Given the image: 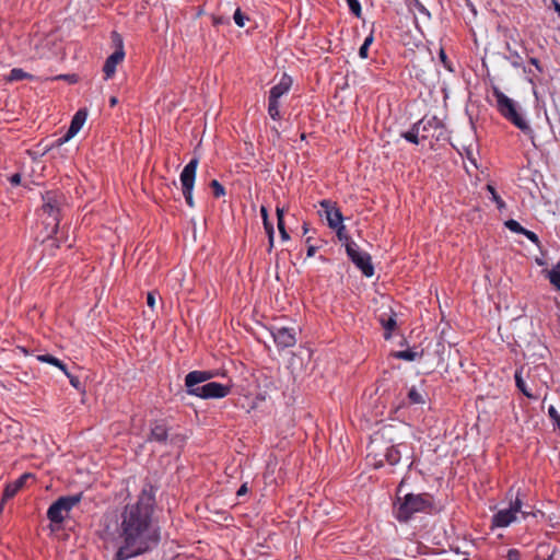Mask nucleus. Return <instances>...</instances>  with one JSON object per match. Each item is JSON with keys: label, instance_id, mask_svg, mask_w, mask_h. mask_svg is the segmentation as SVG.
<instances>
[{"label": "nucleus", "instance_id": "1", "mask_svg": "<svg viewBox=\"0 0 560 560\" xmlns=\"http://www.w3.org/2000/svg\"><path fill=\"white\" fill-rule=\"evenodd\" d=\"M154 497L142 490L136 502L121 511L114 538L117 548L113 560H128L158 546L160 528L153 520Z\"/></svg>", "mask_w": 560, "mask_h": 560}, {"label": "nucleus", "instance_id": "2", "mask_svg": "<svg viewBox=\"0 0 560 560\" xmlns=\"http://www.w3.org/2000/svg\"><path fill=\"white\" fill-rule=\"evenodd\" d=\"M434 499L430 493H407L397 498L394 504V515L400 523L408 522L417 513L435 512Z\"/></svg>", "mask_w": 560, "mask_h": 560}, {"label": "nucleus", "instance_id": "3", "mask_svg": "<svg viewBox=\"0 0 560 560\" xmlns=\"http://www.w3.org/2000/svg\"><path fill=\"white\" fill-rule=\"evenodd\" d=\"M493 95L497 101V108L499 113L526 135L532 140L533 144H535V132L525 118V114L518 103L505 95L498 88L493 89Z\"/></svg>", "mask_w": 560, "mask_h": 560}, {"label": "nucleus", "instance_id": "4", "mask_svg": "<svg viewBox=\"0 0 560 560\" xmlns=\"http://www.w3.org/2000/svg\"><path fill=\"white\" fill-rule=\"evenodd\" d=\"M65 198L57 191H47L43 196V215H46L43 220V224L46 229V236H52L59 226L60 212L63 206Z\"/></svg>", "mask_w": 560, "mask_h": 560}, {"label": "nucleus", "instance_id": "5", "mask_svg": "<svg viewBox=\"0 0 560 560\" xmlns=\"http://www.w3.org/2000/svg\"><path fill=\"white\" fill-rule=\"evenodd\" d=\"M522 505L523 502L518 497L511 500L508 508L500 509L492 515L491 527L505 528L517 521L518 514H522L523 518H525L528 513L522 511Z\"/></svg>", "mask_w": 560, "mask_h": 560}, {"label": "nucleus", "instance_id": "6", "mask_svg": "<svg viewBox=\"0 0 560 560\" xmlns=\"http://www.w3.org/2000/svg\"><path fill=\"white\" fill-rule=\"evenodd\" d=\"M421 130V139L430 140V145L433 147V141L439 142L447 139V131L443 121L436 116H424L417 121Z\"/></svg>", "mask_w": 560, "mask_h": 560}, {"label": "nucleus", "instance_id": "7", "mask_svg": "<svg viewBox=\"0 0 560 560\" xmlns=\"http://www.w3.org/2000/svg\"><path fill=\"white\" fill-rule=\"evenodd\" d=\"M210 378V372L192 371L186 375L185 385L190 395L200 398L210 397V383H205Z\"/></svg>", "mask_w": 560, "mask_h": 560}, {"label": "nucleus", "instance_id": "8", "mask_svg": "<svg viewBox=\"0 0 560 560\" xmlns=\"http://www.w3.org/2000/svg\"><path fill=\"white\" fill-rule=\"evenodd\" d=\"M80 501L81 494L61 497L49 506L47 517L54 523H61Z\"/></svg>", "mask_w": 560, "mask_h": 560}, {"label": "nucleus", "instance_id": "9", "mask_svg": "<svg viewBox=\"0 0 560 560\" xmlns=\"http://www.w3.org/2000/svg\"><path fill=\"white\" fill-rule=\"evenodd\" d=\"M346 252L349 259L365 277L370 278L374 275L370 254L362 250L355 242H347Z\"/></svg>", "mask_w": 560, "mask_h": 560}, {"label": "nucleus", "instance_id": "10", "mask_svg": "<svg viewBox=\"0 0 560 560\" xmlns=\"http://www.w3.org/2000/svg\"><path fill=\"white\" fill-rule=\"evenodd\" d=\"M273 342L276 343L277 348L280 350L292 348L296 345L298 337H296V330L293 327H277L272 326L269 329Z\"/></svg>", "mask_w": 560, "mask_h": 560}, {"label": "nucleus", "instance_id": "11", "mask_svg": "<svg viewBox=\"0 0 560 560\" xmlns=\"http://www.w3.org/2000/svg\"><path fill=\"white\" fill-rule=\"evenodd\" d=\"M198 161L192 159L182 171L180 182L183 187V194L189 206H192L191 190L195 183L196 170Z\"/></svg>", "mask_w": 560, "mask_h": 560}, {"label": "nucleus", "instance_id": "12", "mask_svg": "<svg viewBox=\"0 0 560 560\" xmlns=\"http://www.w3.org/2000/svg\"><path fill=\"white\" fill-rule=\"evenodd\" d=\"M319 215L325 217L330 229H335L343 222L342 213L335 202L329 199H323L319 201Z\"/></svg>", "mask_w": 560, "mask_h": 560}, {"label": "nucleus", "instance_id": "13", "mask_svg": "<svg viewBox=\"0 0 560 560\" xmlns=\"http://www.w3.org/2000/svg\"><path fill=\"white\" fill-rule=\"evenodd\" d=\"M88 118V110L85 108L79 109L73 116L70 127L65 136L56 140L57 145H62L72 139L83 127Z\"/></svg>", "mask_w": 560, "mask_h": 560}, {"label": "nucleus", "instance_id": "14", "mask_svg": "<svg viewBox=\"0 0 560 560\" xmlns=\"http://www.w3.org/2000/svg\"><path fill=\"white\" fill-rule=\"evenodd\" d=\"M118 39V49H116L105 61L103 67V71L105 73V79H109L114 75L116 71V67L124 60L125 51L122 48L121 39L117 36Z\"/></svg>", "mask_w": 560, "mask_h": 560}, {"label": "nucleus", "instance_id": "15", "mask_svg": "<svg viewBox=\"0 0 560 560\" xmlns=\"http://www.w3.org/2000/svg\"><path fill=\"white\" fill-rule=\"evenodd\" d=\"M404 444L390 445L386 447L383 458L375 460L373 465L375 468H380L384 466V462H386L390 466L397 465L401 459V447Z\"/></svg>", "mask_w": 560, "mask_h": 560}, {"label": "nucleus", "instance_id": "16", "mask_svg": "<svg viewBox=\"0 0 560 560\" xmlns=\"http://www.w3.org/2000/svg\"><path fill=\"white\" fill-rule=\"evenodd\" d=\"M292 85V79L288 74H283L280 81L270 89L269 97L280 100L288 94Z\"/></svg>", "mask_w": 560, "mask_h": 560}, {"label": "nucleus", "instance_id": "17", "mask_svg": "<svg viewBox=\"0 0 560 560\" xmlns=\"http://www.w3.org/2000/svg\"><path fill=\"white\" fill-rule=\"evenodd\" d=\"M378 322L384 329V338L386 340L389 339L397 325L396 314L389 310L388 313H383L378 316Z\"/></svg>", "mask_w": 560, "mask_h": 560}, {"label": "nucleus", "instance_id": "18", "mask_svg": "<svg viewBox=\"0 0 560 560\" xmlns=\"http://www.w3.org/2000/svg\"><path fill=\"white\" fill-rule=\"evenodd\" d=\"M30 477H31L30 474H24L19 479H16L14 482L9 483L4 489L2 501L13 498L19 492V490L24 486L25 481Z\"/></svg>", "mask_w": 560, "mask_h": 560}, {"label": "nucleus", "instance_id": "19", "mask_svg": "<svg viewBox=\"0 0 560 560\" xmlns=\"http://www.w3.org/2000/svg\"><path fill=\"white\" fill-rule=\"evenodd\" d=\"M506 51L508 54L504 55V59L509 61L513 68L520 69L523 67L522 56L517 50L513 49L509 43H506Z\"/></svg>", "mask_w": 560, "mask_h": 560}, {"label": "nucleus", "instance_id": "20", "mask_svg": "<svg viewBox=\"0 0 560 560\" xmlns=\"http://www.w3.org/2000/svg\"><path fill=\"white\" fill-rule=\"evenodd\" d=\"M515 378V385L520 392H522L523 395H525L529 399H537V396H535L530 389L527 387L525 381L522 377V369H517L514 373Z\"/></svg>", "mask_w": 560, "mask_h": 560}, {"label": "nucleus", "instance_id": "21", "mask_svg": "<svg viewBox=\"0 0 560 560\" xmlns=\"http://www.w3.org/2000/svg\"><path fill=\"white\" fill-rule=\"evenodd\" d=\"M402 138L410 143L419 144L422 139L418 122L413 124L408 131L404 132Z\"/></svg>", "mask_w": 560, "mask_h": 560}, {"label": "nucleus", "instance_id": "22", "mask_svg": "<svg viewBox=\"0 0 560 560\" xmlns=\"http://www.w3.org/2000/svg\"><path fill=\"white\" fill-rule=\"evenodd\" d=\"M421 355H422V352H418L412 349L400 350V351H396L393 353V357L395 359H399V360H404V361H408V362L416 361V360L420 359Z\"/></svg>", "mask_w": 560, "mask_h": 560}, {"label": "nucleus", "instance_id": "23", "mask_svg": "<svg viewBox=\"0 0 560 560\" xmlns=\"http://www.w3.org/2000/svg\"><path fill=\"white\" fill-rule=\"evenodd\" d=\"M167 438V428L164 423L156 422L151 429V439L164 442Z\"/></svg>", "mask_w": 560, "mask_h": 560}, {"label": "nucleus", "instance_id": "24", "mask_svg": "<svg viewBox=\"0 0 560 560\" xmlns=\"http://www.w3.org/2000/svg\"><path fill=\"white\" fill-rule=\"evenodd\" d=\"M406 5L409 11L417 10L419 14L423 15L428 21L431 20V13L420 0H406Z\"/></svg>", "mask_w": 560, "mask_h": 560}, {"label": "nucleus", "instance_id": "25", "mask_svg": "<svg viewBox=\"0 0 560 560\" xmlns=\"http://www.w3.org/2000/svg\"><path fill=\"white\" fill-rule=\"evenodd\" d=\"M231 392V385L212 382V399H219L228 396Z\"/></svg>", "mask_w": 560, "mask_h": 560}, {"label": "nucleus", "instance_id": "26", "mask_svg": "<svg viewBox=\"0 0 560 560\" xmlns=\"http://www.w3.org/2000/svg\"><path fill=\"white\" fill-rule=\"evenodd\" d=\"M37 360L40 361V362L48 363V364H51L54 366H57L63 373H67V368L63 364V362L60 361L59 359H57L56 357L51 355V354H39V355H37Z\"/></svg>", "mask_w": 560, "mask_h": 560}, {"label": "nucleus", "instance_id": "27", "mask_svg": "<svg viewBox=\"0 0 560 560\" xmlns=\"http://www.w3.org/2000/svg\"><path fill=\"white\" fill-rule=\"evenodd\" d=\"M280 100L268 98V115L273 120L280 119Z\"/></svg>", "mask_w": 560, "mask_h": 560}, {"label": "nucleus", "instance_id": "28", "mask_svg": "<svg viewBox=\"0 0 560 560\" xmlns=\"http://www.w3.org/2000/svg\"><path fill=\"white\" fill-rule=\"evenodd\" d=\"M408 398L410 400L411 404H424V396L423 394L417 388V387H411L408 392Z\"/></svg>", "mask_w": 560, "mask_h": 560}, {"label": "nucleus", "instance_id": "29", "mask_svg": "<svg viewBox=\"0 0 560 560\" xmlns=\"http://www.w3.org/2000/svg\"><path fill=\"white\" fill-rule=\"evenodd\" d=\"M373 39H374L373 34H370L369 36L365 37L363 44L361 45V47L359 49L360 58H362V59H366L368 58L369 47L373 43Z\"/></svg>", "mask_w": 560, "mask_h": 560}, {"label": "nucleus", "instance_id": "30", "mask_svg": "<svg viewBox=\"0 0 560 560\" xmlns=\"http://www.w3.org/2000/svg\"><path fill=\"white\" fill-rule=\"evenodd\" d=\"M348 8L350 12L357 16L360 18L362 13V7L359 0H346Z\"/></svg>", "mask_w": 560, "mask_h": 560}, {"label": "nucleus", "instance_id": "31", "mask_svg": "<svg viewBox=\"0 0 560 560\" xmlns=\"http://www.w3.org/2000/svg\"><path fill=\"white\" fill-rule=\"evenodd\" d=\"M505 226L513 233H516V234H522L523 231H525V228L521 225L520 222H517L516 220L514 219H510L508 221H505Z\"/></svg>", "mask_w": 560, "mask_h": 560}, {"label": "nucleus", "instance_id": "32", "mask_svg": "<svg viewBox=\"0 0 560 560\" xmlns=\"http://www.w3.org/2000/svg\"><path fill=\"white\" fill-rule=\"evenodd\" d=\"M548 416L552 421V424L559 429L560 431V415L558 413L556 407L550 405L548 408Z\"/></svg>", "mask_w": 560, "mask_h": 560}, {"label": "nucleus", "instance_id": "33", "mask_svg": "<svg viewBox=\"0 0 560 560\" xmlns=\"http://www.w3.org/2000/svg\"><path fill=\"white\" fill-rule=\"evenodd\" d=\"M27 77H28V74L26 72H24L22 69L14 68L10 71L8 79L10 81H20Z\"/></svg>", "mask_w": 560, "mask_h": 560}, {"label": "nucleus", "instance_id": "34", "mask_svg": "<svg viewBox=\"0 0 560 560\" xmlns=\"http://www.w3.org/2000/svg\"><path fill=\"white\" fill-rule=\"evenodd\" d=\"M488 191L491 194L492 200L497 203L499 209L504 208L505 203L502 198L497 194L495 188L491 185L487 186Z\"/></svg>", "mask_w": 560, "mask_h": 560}, {"label": "nucleus", "instance_id": "35", "mask_svg": "<svg viewBox=\"0 0 560 560\" xmlns=\"http://www.w3.org/2000/svg\"><path fill=\"white\" fill-rule=\"evenodd\" d=\"M225 195L224 187L215 179H212V197H221Z\"/></svg>", "mask_w": 560, "mask_h": 560}, {"label": "nucleus", "instance_id": "36", "mask_svg": "<svg viewBox=\"0 0 560 560\" xmlns=\"http://www.w3.org/2000/svg\"><path fill=\"white\" fill-rule=\"evenodd\" d=\"M334 230L336 231L339 241L345 242V245L347 242H351L346 233V226L343 225V222L339 226H336Z\"/></svg>", "mask_w": 560, "mask_h": 560}, {"label": "nucleus", "instance_id": "37", "mask_svg": "<svg viewBox=\"0 0 560 560\" xmlns=\"http://www.w3.org/2000/svg\"><path fill=\"white\" fill-rule=\"evenodd\" d=\"M234 22L238 27H243L245 25V21L247 16H245L240 9H236L233 15Z\"/></svg>", "mask_w": 560, "mask_h": 560}, {"label": "nucleus", "instance_id": "38", "mask_svg": "<svg viewBox=\"0 0 560 560\" xmlns=\"http://www.w3.org/2000/svg\"><path fill=\"white\" fill-rule=\"evenodd\" d=\"M522 235H524L526 238H528L535 245H539V238L535 232L525 229V231H523Z\"/></svg>", "mask_w": 560, "mask_h": 560}, {"label": "nucleus", "instance_id": "39", "mask_svg": "<svg viewBox=\"0 0 560 560\" xmlns=\"http://www.w3.org/2000/svg\"><path fill=\"white\" fill-rule=\"evenodd\" d=\"M439 58L441 60V62L444 65V67L446 69H448L450 71H453V69L451 68V65H450V61L447 59V56L444 51V49H441L440 52H439Z\"/></svg>", "mask_w": 560, "mask_h": 560}, {"label": "nucleus", "instance_id": "40", "mask_svg": "<svg viewBox=\"0 0 560 560\" xmlns=\"http://www.w3.org/2000/svg\"><path fill=\"white\" fill-rule=\"evenodd\" d=\"M528 61L532 66H534L535 70L538 73H544V67L541 66L540 61L537 58L530 57Z\"/></svg>", "mask_w": 560, "mask_h": 560}, {"label": "nucleus", "instance_id": "41", "mask_svg": "<svg viewBox=\"0 0 560 560\" xmlns=\"http://www.w3.org/2000/svg\"><path fill=\"white\" fill-rule=\"evenodd\" d=\"M65 374H66V375H67V377L69 378L70 384H71L74 388L79 389V388H80V385H81L80 380H79L77 376H73L72 374H70L68 371H67V373H65Z\"/></svg>", "mask_w": 560, "mask_h": 560}, {"label": "nucleus", "instance_id": "42", "mask_svg": "<svg viewBox=\"0 0 560 560\" xmlns=\"http://www.w3.org/2000/svg\"><path fill=\"white\" fill-rule=\"evenodd\" d=\"M311 240H312L311 237L306 238V243L308 244L307 253H306L307 257H313L318 249L317 246L310 244Z\"/></svg>", "mask_w": 560, "mask_h": 560}, {"label": "nucleus", "instance_id": "43", "mask_svg": "<svg viewBox=\"0 0 560 560\" xmlns=\"http://www.w3.org/2000/svg\"><path fill=\"white\" fill-rule=\"evenodd\" d=\"M521 68L523 69V72L528 75V82L534 84V80H533V78L535 77L534 71L524 65Z\"/></svg>", "mask_w": 560, "mask_h": 560}, {"label": "nucleus", "instance_id": "44", "mask_svg": "<svg viewBox=\"0 0 560 560\" xmlns=\"http://www.w3.org/2000/svg\"><path fill=\"white\" fill-rule=\"evenodd\" d=\"M506 560H521L520 552L515 549L509 550Z\"/></svg>", "mask_w": 560, "mask_h": 560}, {"label": "nucleus", "instance_id": "45", "mask_svg": "<svg viewBox=\"0 0 560 560\" xmlns=\"http://www.w3.org/2000/svg\"><path fill=\"white\" fill-rule=\"evenodd\" d=\"M264 228L268 236L275 235L273 225L269 221L264 222Z\"/></svg>", "mask_w": 560, "mask_h": 560}, {"label": "nucleus", "instance_id": "46", "mask_svg": "<svg viewBox=\"0 0 560 560\" xmlns=\"http://www.w3.org/2000/svg\"><path fill=\"white\" fill-rule=\"evenodd\" d=\"M147 303L148 305L153 308L154 305H155V298H154V294L153 293H148V296H147Z\"/></svg>", "mask_w": 560, "mask_h": 560}, {"label": "nucleus", "instance_id": "47", "mask_svg": "<svg viewBox=\"0 0 560 560\" xmlns=\"http://www.w3.org/2000/svg\"><path fill=\"white\" fill-rule=\"evenodd\" d=\"M11 184L18 185L21 182V175L20 174H13L10 178Z\"/></svg>", "mask_w": 560, "mask_h": 560}, {"label": "nucleus", "instance_id": "48", "mask_svg": "<svg viewBox=\"0 0 560 560\" xmlns=\"http://www.w3.org/2000/svg\"><path fill=\"white\" fill-rule=\"evenodd\" d=\"M247 490H248V489H247V485H246V483H243V485L238 488V490H237V492H236L237 497H241V495L245 494V493L247 492Z\"/></svg>", "mask_w": 560, "mask_h": 560}, {"label": "nucleus", "instance_id": "49", "mask_svg": "<svg viewBox=\"0 0 560 560\" xmlns=\"http://www.w3.org/2000/svg\"><path fill=\"white\" fill-rule=\"evenodd\" d=\"M260 213H261L262 221L264 222L268 221V211L265 207L260 208Z\"/></svg>", "mask_w": 560, "mask_h": 560}, {"label": "nucleus", "instance_id": "50", "mask_svg": "<svg viewBox=\"0 0 560 560\" xmlns=\"http://www.w3.org/2000/svg\"><path fill=\"white\" fill-rule=\"evenodd\" d=\"M276 213H277V220L283 219L284 210L282 208L277 207Z\"/></svg>", "mask_w": 560, "mask_h": 560}, {"label": "nucleus", "instance_id": "51", "mask_svg": "<svg viewBox=\"0 0 560 560\" xmlns=\"http://www.w3.org/2000/svg\"><path fill=\"white\" fill-rule=\"evenodd\" d=\"M277 221H278L277 225H278L279 232L284 231L285 230L284 220L280 219V220H277Z\"/></svg>", "mask_w": 560, "mask_h": 560}, {"label": "nucleus", "instance_id": "52", "mask_svg": "<svg viewBox=\"0 0 560 560\" xmlns=\"http://www.w3.org/2000/svg\"><path fill=\"white\" fill-rule=\"evenodd\" d=\"M279 233H280V237H281V240H282V241H284V242H285V241H289V240H290V235H289V233L287 232V230L281 231V232H279Z\"/></svg>", "mask_w": 560, "mask_h": 560}, {"label": "nucleus", "instance_id": "53", "mask_svg": "<svg viewBox=\"0 0 560 560\" xmlns=\"http://www.w3.org/2000/svg\"><path fill=\"white\" fill-rule=\"evenodd\" d=\"M553 8H555V11L558 13V15L560 16V3L557 1V0H553Z\"/></svg>", "mask_w": 560, "mask_h": 560}, {"label": "nucleus", "instance_id": "54", "mask_svg": "<svg viewBox=\"0 0 560 560\" xmlns=\"http://www.w3.org/2000/svg\"><path fill=\"white\" fill-rule=\"evenodd\" d=\"M268 241H269V248H268V250L271 252V249L273 247L275 235L268 236Z\"/></svg>", "mask_w": 560, "mask_h": 560}, {"label": "nucleus", "instance_id": "55", "mask_svg": "<svg viewBox=\"0 0 560 560\" xmlns=\"http://www.w3.org/2000/svg\"><path fill=\"white\" fill-rule=\"evenodd\" d=\"M117 103H118V100H117V97H116V96H112V97L109 98V105H110L112 107H113V106H115Z\"/></svg>", "mask_w": 560, "mask_h": 560}, {"label": "nucleus", "instance_id": "56", "mask_svg": "<svg viewBox=\"0 0 560 560\" xmlns=\"http://www.w3.org/2000/svg\"><path fill=\"white\" fill-rule=\"evenodd\" d=\"M308 232V228H307V224L304 223L303 224V233L306 234Z\"/></svg>", "mask_w": 560, "mask_h": 560}, {"label": "nucleus", "instance_id": "57", "mask_svg": "<svg viewBox=\"0 0 560 560\" xmlns=\"http://www.w3.org/2000/svg\"><path fill=\"white\" fill-rule=\"evenodd\" d=\"M536 262L539 265V266H542L545 264V261L542 259H536Z\"/></svg>", "mask_w": 560, "mask_h": 560}, {"label": "nucleus", "instance_id": "58", "mask_svg": "<svg viewBox=\"0 0 560 560\" xmlns=\"http://www.w3.org/2000/svg\"><path fill=\"white\" fill-rule=\"evenodd\" d=\"M467 155H468L469 160H470L472 163H475V162H474V160L471 159V154H470V152H467Z\"/></svg>", "mask_w": 560, "mask_h": 560}, {"label": "nucleus", "instance_id": "59", "mask_svg": "<svg viewBox=\"0 0 560 560\" xmlns=\"http://www.w3.org/2000/svg\"><path fill=\"white\" fill-rule=\"evenodd\" d=\"M467 155H468L469 160H470L472 163H475V162H474V160L471 159V154H470V152H467Z\"/></svg>", "mask_w": 560, "mask_h": 560}, {"label": "nucleus", "instance_id": "60", "mask_svg": "<svg viewBox=\"0 0 560 560\" xmlns=\"http://www.w3.org/2000/svg\"><path fill=\"white\" fill-rule=\"evenodd\" d=\"M217 375H218V373L212 371L211 376L214 377Z\"/></svg>", "mask_w": 560, "mask_h": 560}]
</instances>
